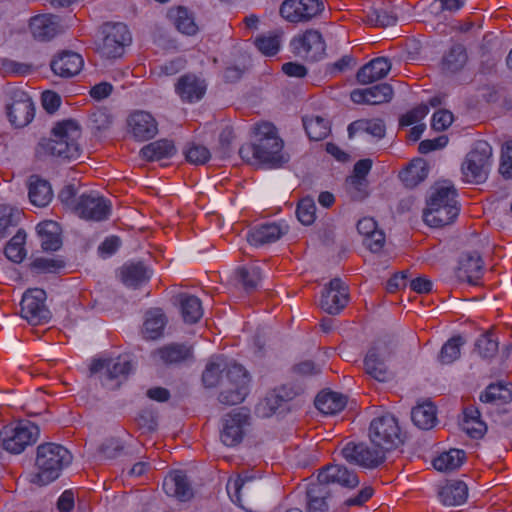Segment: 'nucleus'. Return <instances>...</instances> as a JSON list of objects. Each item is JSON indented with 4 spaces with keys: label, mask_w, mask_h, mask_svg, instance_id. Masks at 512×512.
Here are the masks:
<instances>
[{
    "label": "nucleus",
    "mask_w": 512,
    "mask_h": 512,
    "mask_svg": "<svg viewBox=\"0 0 512 512\" xmlns=\"http://www.w3.org/2000/svg\"><path fill=\"white\" fill-rule=\"evenodd\" d=\"M282 149L283 141L277 135L275 127L265 122L256 125L254 143L240 147L239 154L248 161L251 156L258 163L276 167L288 161V156Z\"/></svg>",
    "instance_id": "f257e3e1"
},
{
    "label": "nucleus",
    "mask_w": 512,
    "mask_h": 512,
    "mask_svg": "<svg viewBox=\"0 0 512 512\" xmlns=\"http://www.w3.org/2000/svg\"><path fill=\"white\" fill-rule=\"evenodd\" d=\"M72 461L71 453L62 445L43 443L36 449L34 471L30 481L45 486L55 481Z\"/></svg>",
    "instance_id": "f03ea898"
},
{
    "label": "nucleus",
    "mask_w": 512,
    "mask_h": 512,
    "mask_svg": "<svg viewBox=\"0 0 512 512\" xmlns=\"http://www.w3.org/2000/svg\"><path fill=\"white\" fill-rule=\"evenodd\" d=\"M81 137L79 123L72 119L56 123L49 139H42L39 152L62 159L75 160L81 153L78 140Z\"/></svg>",
    "instance_id": "7ed1b4c3"
},
{
    "label": "nucleus",
    "mask_w": 512,
    "mask_h": 512,
    "mask_svg": "<svg viewBox=\"0 0 512 512\" xmlns=\"http://www.w3.org/2000/svg\"><path fill=\"white\" fill-rule=\"evenodd\" d=\"M459 214L456 190L453 187L438 185L431 189L423 219L431 227L451 224Z\"/></svg>",
    "instance_id": "20e7f679"
},
{
    "label": "nucleus",
    "mask_w": 512,
    "mask_h": 512,
    "mask_svg": "<svg viewBox=\"0 0 512 512\" xmlns=\"http://www.w3.org/2000/svg\"><path fill=\"white\" fill-rule=\"evenodd\" d=\"M492 155V147L487 141H476L461 165L463 179L472 184L485 182L492 166Z\"/></svg>",
    "instance_id": "39448f33"
},
{
    "label": "nucleus",
    "mask_w": 512,
    "mask_h": 512,
    "mask_svg": "<svg viewBox=\"0 0 512 512\" xmlns=\"http://www.w3.org/2000/svg\"><path fill=\"white\" fill-rule=\"evenodd\" d=\"M369 439L373 446L381 447L386 452L402 444V434L395 416L385 413L374 418L369 427Z\"/></svg>",
    "instance_id": "423d86ee"
},
{
    "label": "nucleus",
    "mask_w": 512,
    "mask_h": 512,
    "mask_svg": "<svg viewBox=\"0 0 512 512\" xmlns=\"http://www.w3.org/2000/svg\"><path fill=\"white\" fill-rule=\"evenodd\" d=\"M397 343L393 339L378 340L369 349L364 359L365 372L379 382L391 377L386 361L394 354Z\"/></svg>",
    "instance_id": "0eeeda50"
},
{
    "label": "nucleus",
    "mask_w": 512,
    "mask_h": 512,
    "mask_svg": "<svg viewBox=\"0 0 512 512\" xmlns=\"http://www.w3.org/2000/svg\"><path fill=\"white\" fill-rule=\"evenodd\" d=\"M39 429L33 423L19 422L6 425L0 431V441L4 450L12 454H20L25 448L37 440Z\"/></svg>",
    "instance_id": "6e6552de"
},
{
    "label": "nucleus",
    "mask_w": 512,
    "mask_h": 512,
    "mask_svg": "<svg viewBox=\"0 0 512 512\" xmlns=\"http://www.w3.org/2000/svg\"><path fill=\"white\" fill-rule=\"evenodd\" d=\"M46 292L34 288L27 290L21 300V316L32 325L45 324L51 319V312L46 305Z\"/></svg>",
    "instance_id": "1a4fd4ad"
},
{
    "label": "nucleus",
    "mask_w": 512,
    "mask_h": 512,
    "mask_svg": "<svg viewBox=\"0 0 512 512\" xmlns=\"http://www.w3.org/2000/svg\"><path fill=\"white\" fill-rule=\"evenodd\" d=\"M103 39L99 51L107 58H117L123 55L132 37L128 27L123 23L106 24L103 27Z\"/></svg>",
    "instance_id": "9d476101"
},
{
    "label": "nucleus",
    "mask_w": 512,
    "mask_h": 512,
    "mask_svg": "<svg viewBox=\"0 0 512 512\" xmlns=\"http://www.w3.org/2000/svg\"><path fill=\"white\" fill-rule=\"evenodd\" d=\"M343 458L364 468H376L385 461L386 451L381 447H369L365 443L348 442L341 450Z\"/></svg>",
    "instance_id": "9b49d317"
},
{
    "label": "nucleus",
    "mask_w": 512,
    "mask_h": 512,
    "mask_svg": "<svg viewBox=\"0 0 512 512\" xmlns=\"http://www.w3.org/2000/svg\"><path fill=\"white\" fill-rule=\"evenodd\" d=\"M7 116L16 128L28 125L34 118V103L31 97L21 89L10 92V101L6 104Z\"/></svg>",
    "instance_id": "f8f14e48"
},
{
    "label": "nucleus",
    "mask_w": 512,
    "mask_h": 512,
    "mask_svg": "<svg viewBox=\"0 0 512 512\" xmlns=\"http://www.w3.org/2000/svg\"><path fill=\"white\" fill-rule=\"evenodd\" d=\"M250 425V414L248 409L242 407L232 410L223 418V427L220 438L226 446L238 445L244 436L247 426Z\"/></svg>",
    "instance_id": "ddd939ff"
},
{
    "label": "nucleus",
    "mask_w": 512,
    "mask_h": 512,
    "mask_svg": "<svg viewBox=\"0 0 512 512\" xmlns=\"http://www.w3.org/2000/svg\"><path fill=\"white\" fill-rule=\"evenodd\" d=\"M293 52L310 61L319 60L325 53L326 45L320 32L307 30L291 41Z\"/></svg>",
    "instance_id": "4468645a"
},
{
    "label": "nucleus",
    "mask_w": 512,
    "mask_h": 512,
    "mask_svg": "<svg viewBox=\"0 0 512 512\" xmlns=\"http://www.w3.org/2000/svg\"><path fill=\"white\" fill-rule=\"evenodd\" d=\"M324 8L321 0H285L280 7L281 16L289 22L308 21Z\"/></svg>",
    "instance_id": "2eb2a0df"
},
{
    "label": "nucleus",
    "mask_w": 512,
    "mask_h": 512,
    "mask_svg": "<svg viewBox=\"0 0 512 512\" xmlns=\"http://www.w3.org/2000/svg\"><path fill=\"white\" fill-rule=\"evenodd\" d=\"M111 212V204L97 193H83L77 205L76 215L90 221H104Z\"/></svg>",
    "instance_id": "dca6fc26"
},
{
    "label": "nucleus",
    "mask_w": 512,
    "mask_h": 512,
    "mask_svg": "<svg viewBox=\"0 0 512 512\" xmlns=\"http://www.w3.org/2000/svg\"><path fill=\"white\" fill-rule=\"evenodd\" d=\"M348 287L340 278L332 279L324 288L320 307L328 314H338L348 303Z\"/></svg>",
    "instance_id": "f3484780"
},
{
    "label": "nucleus",
    "mask_w": 512,
    "mask_h": 512,
    "mask_svg": "<svg viewBox=\"0 0 512 512\" xmlns=\"http://www.w3.org/2000/svg\"><path fill=\"white\" fill-rule=\"evenodd\" d=\"M131 369L130 361L122 357L95 359L90 366V372L92 374L99 373L104 385H108V382L118 379L120 376H127Z\"/></svg>",
    "instance_id": "a211bd4d"
},
{
    "label": "nucleus",
    "mask_w": 512,
    "mask_h": 512,
    "mask_svg": "<svg viewBox=\"0 0 512 512\" xmlns=\"http://www.w3.org/2000/svg\"><path fill=\"white\" fill-rule=\"evenodd\" d=\"M128 132L137 141L152 139L158 133V123L146 111H134L127 118Z\"/></svg>",
    "instance_id": "6ab92c4d"
},
{
    "label": "nucleus",
    "mask_w": 512,
    "mask_h": 512,
    "mask_svg": "<svg viewBox=\"0 0 512 512\" xmlns=\"http://www.w3.org/2000/svg\"><path fill=\"white\" fill-rule=\"evenodd\" d=\"M222 379L238 386V390L230 393L229 396L224 394L223 399L230 403H241L249 392L250 376L246 369L237 363L229 364L225 369V376Z\"/></svg>",
    "instance_id": "aec40b11"
},
{
    "label": "nucleus",
    "mask_w": 512,
    "mask_h": 512,
    "mask_svg": "<svg viewBox=\"0 0 512 512\" xmlns=\"http://www.w3.org/2000/svg\"><path fill=\"white\" fill-rule=\"evenodd\" d=\"M206 90V81L192 73L182 75L175 83V92L185 103L200 101Z\"/></svg>",
    "instance_id": "412c9836"
},
{
    "label": "nucleus",
    "mask_w": 512,
    "mask_h": 512,
    "mask_svg": "<svg viewBox=\"0 0 512 512\" xmlns=\"http://www.w3.org/2000/svg\"><path fill=\"white\" fill-rule=\"evenodd\" d=\"M317 480L326 487L329 484H339L346 488H354L359 484L356 473L342 465H327L320 470Z\"/></svg>",
    "instance_id": "4be33fe9"
},
{
    "label": "nucleus",
    "mask_w": 512,
    "mask_h": 512,
    "mask_svg": "<svg viewBox=\"0 0 512 512\" xmlns=\"http://www.w3.org/2000/svg\"><path fill=\"white\" fill-rule=\"evenodd\" d=\"M483 275V261L476 251L464 253L459 262L457 277L470 285H478Z\"/></svg>",
    "instance_id": "5701e85b"
},
{
    "label": "nucleus",
    "mask_w": 512,
    "mask_h": 512,
    "mask_svg": "<svg viewBox=\"0 0 512 512\" xmlns=\"http://www.w3.org/2000/svg\"><path fill=\"white\" fill-rule=\"evenodd\" d=\"M163 489L167 495L180 501H188L194 495L190 480L181 470L173 471L164 478Z\"/></svg>",
    "instance_id": "b1692460"
},
{
    "label": "nucleus",
    "mask_w": 512,
    "mask_h": 512,
    "mask_svg": "<svg viewBox=\"0 0 512 512\" xmlns=\"http://www.w3.org/2000/svg\"><path fill=\"white\" fill-rule=\"evenodd\" d=\"M227 492L234 502L244 508V500L256 495L258 484L253 476L239 475L235 479H229L226 485Z\"/></svg>",
    "instance_id": "393cba45"
},
{
    "label": "nucleus",
    "mask_w": 512,
    "mask_h": 512,
    "mask_svg": "<svg viewBox=\"0 0 512 512\" xmlns=\"http://www.w3.org/2000/svg\"><path fill=\"white\" fill-rule=\"evenodd\" d=\"M30 30L35 39L49 41L63 32L58 17L52 15H38L30 20Z\"/></svg>",
    "instance_id": "a878e982"
},
{
    "label": "nucleus",
    "mask_w": 512,
    "mask_h": 512,
    "mask_svg": "<svg viewBox=\"0 0 512 512\" xmlns=\"http://www.w3.org/2000/svg\"><path fill=\"white\" fill-rule=\"evenodd\" d=\"M50 66L56 75L69 78L77 75L81 71L83 59L78 53L64 51L51 61Z\"/></svg>",
    "instance_id": "bb28decb"
},
{
    "label": "nucleus",
    "mask_w": 512,
    "mask_h": 512,
    "mask_svg": "<svg viewBox=\"0 0 512 512\" xmlns=\"http://www.w3.org/2000/svg\"><path fill=\"white\" fill-rule=\"evenodd\" d=\"M390 70V60L387 57H377L361 67L356 78L360 84L365 85L385 78Z\"/></svg>",
    "instance_id": "cd10ccee"
},
{
    "label": "nucleus",
    "mask_w": 512,
    "mask_h": 512,
    "mask_svg": "<svg viewBox=\"0 0 512 512\" xmlns=\"http://www.w3.org/2000/svg\"><path fill=\"white\" fill-rule=\"evenodd\" d=\"M287 233V226L277 223H266L252 228L247 234V241L255 246L265 245L277 241Z\"/></svg>",
    "instance_id": "c85d7f7f"
},
{
    "label": "nucleus",
    "mask_w": 512,
    "mask_h": 512,
    "mask_svg": "<svg viewBox=\"0 0 512 512\" xmlns=\"http://www.w3.org/2000/svg\"><path fill=\"white\" fill-rule=\"evenodd\" d=\"M28 197L34 206H47L53 198L50 183L37 175L30 176L28 181Z\"/></svg>",
    "instance_id": "c756f323"
},
{
    "label": "nucleus",
    "mask_w": 512,
    "mask_h": 512,
    "mask_svg": "<svg viewBox=\"0 0 512 512\" xmlns=\"http://www.w3.org/2000/svg\"><path fill=\"white\" fill-rule=\"evenodd\" d=\"M372 167L370 159L359 160L353 169V175L350 177V195L354 200H362L367 196L365 177Z\"/></svg>",
    "instance_id": "7c9ffc66"
},
{
    "label": "nucleus",
    "mask_w": 512,
    "mask_h": 512,
    "mask_svg": "<svg viewBox=\"0 0 512 512\" xmlns=\"http://www.w3.org/2000/svg\"><path fill=\"white\" fill-rule=\"evenodd\" d=\"M468 62V54L464 45L454 44L443 55L441 69L445 74L460 72Z\"/></svg>",
    "instance_id": "2f4dec72"
},
{
    "label": "nucleus",
    "mask_w": 512,
    "mask_h": 512,
    "mask_svg": "<svg viewBox=\"0 0 512 512\" xmlns=\"http://www.w3.org/2000/svg\"><path fill=\"white\" fill-rule=\"evenodd\" d=\"M167 318L159 308L150 309L145 314L142 326V335L147 340H156L163 335Z\"/></svg>",
    "instance_id": "473e14b6"
},
{
    "label": "nucleus",
    "mask_w": 512,
    "mask_h": 512,
    "mask_svg": "<svg viewBox=\"0 0 512 512\" xmlns=\"http://www.w3.org/2000/svg\"><path fill=\"white\" fill-rule=\"evenodd\" d=\"M482 403L491 405H504L512 401V384L511 383H492L480 394Z\"/></svg>",
    "instance_id": "72a5a7b5"
},
{
    "label": "nucleus",
    "mask_w": 512,
    "mask_h": 512,
    "mask_svg": "<svg viewBox=\"0 0 512 512\" xmlns=\"http://www.w3.org/2000/svg\"><path fill=\"white\" fill-rule=\"evenodd\" d=\"M37 232L44 251H56L61 247V229L57 222L52 220L43 221L38 224Z\"/></svg>",
    "instance_id": "f704fd0d"
},
{
    "label": "nucleus",
    "mask_w": 512,
    "mask_h": 512,
    "mask_svg": "<svg viewBox=\"0 0 512 512\" xmlns=\"http://www.w3.org/2000/svg\"><path fill=\"white\" fill-rule=\"evenodd\" d=\"M468 496L467 485L460 480L447 482L439 491L440 501L446 506L463 504Z\"/></svg>",
    "instance_id": "c9c22d12"
},
{
    "label": "nucleus",
    "mask_w": 512,
    "mask_h": 512,
    "mask_svg": "<svg viewBox=\"0 0 512 512\" xmlns=\"http://www.w3.org/2000/svg\"><path fill=\"white\" fill-rule=\"evenodd\" d=\"M176 153L172 141L161 139L145 145L140 150V155L147 161H160L171 158Z\"/></svg>",
    "instance_id": "e433bc0d"
},
{
    "label": "nucleus",
    "mask_w": 512,
    "mask_h": 512,
    "mask_svg": "<svg viewBox=\"0 0 512 512\" xmlns=\"http://www.w3.org/2000/svg\"><path fill=\"white\" fill-rule=\"evenodd\" d=\"M329 496V489L317 480L309 484L306 491L308 512H326L328 505L326 498Z\"/></svg>",
    "instance_id": "4c0bfd02"
},
{
    "label": "nucleus",
    "mask_w": 512,
    "mask_h": 512,
    "mask_svg": "<svg viewBox=\"0 0 512 512\" xmlns=\"http://www.w3.org/2000/svg\"><path fill=\"white\" fill-rule=\"evenodd\" d=\"M347 399L337 392H322L315 399L316 408L323 414H336L344 409Z\"/></svg>",
    "instance_id": "58836bf2"
},
{
    "label": "nucleus",
    "mask_w": 512,
    "mask_h": 512,
    "mask_svg": "<svg viewBox=\"0 0 512 512\" xmlns=\"http://www.w3.org/2000/svg\"><path fill=\"white\" fill-rule=\"evenodd\" d=\"M480 411L474 406H468L464 410V420L462 424L463 430L474 439L484 436L487 426L480 418Z\"/></svg>",
    "instance_id": "ea45409f"
},
{
    "label": "nucleus",
    "mask_w": 512,
    "mask_h": 512,
    "mask_svg": "<svg viewBox=\"0 0 512 512\" xmlns=\"http://www.w3.org/2000/svg\"><path fill=\"white\" fill-rule=\"evenodd\" d=\"M178 298L184 322L189 324L198 322L203 316V309L200 299L189 294H180Z\"/></svg>",
    "instance_id": "a19ab883"
},
{
    "label": "nucleus",
    "mask_w": 512,
    "mask_h": 512,
    "mask_svg": "<svg viewBox=\"0 0 512 512\" xmlns=\"http://www.w3.org/2000/svg\"><path fill=\"white\" fill-rule=\"evenodd\" d=\"M150 278L148 268L141 262L129 263L121 268V279L123 283L130 287H137Z\"/></svg>",
    "instance_id": "79ce46f5"
},
{
    "label": "nucleus",
    "mask_w": 512,
    "mask_h": 512,
    "mask_svg": "<svg viewBox=\"0 0 512 512\" xmlns=\"http://www.w3.org/2000/svg\"><path fill=\"white\" fill-rule=\"evenodd\" d=\"M168 17L179 32L186 35L196 34L198 27L187 8L182 6L172 8L168 12Z\"/></svg>",
    "instance_id": "37998d69"
},
{
    "label": "nucleus",
    "mask_w": 512,
    "mask_h": 512,
    "mask_svg": "<svg viewBox=\"0 0 512 512\" xmlns=\"http://www.w3.org/2000/svg\"><path fill=\"white\" fill-rule=\"evenodd\" d=\"M400 179L406 187L413 188L428 176V167L424 160L412 161L408 167L400 172Z\"/></svg>",
    "instance_id": "c03bdc74"
},
{
    "label": "nucleus",
    "mask_w": 512,
    "mask_h": 512,
    "mask_svg": "<svg viewBox=\"0 0 512 512\" xmlns=\"http://www.w3.org/2000/svg\"><path fill=\"white\" fill-rule=\"evenodd\" d=\"M303 125L310 140L320 141L330 133V125L325 118L312 115L303 118Z\"/></svg>",
    "instance_id": "a18cd8bd"
},
{
    "label": "nucleus",
    "mask_w": 512,
    "mask_h": 512,
    "mask_svg": "<svg viewBox=\"0 0 512 512\" xmlns=\"http://www.w3.org/2000/svg\"><path fill=\"white\" fill-rule=\"evenodd\" d=\"M348 133L350 137L356 133H367L382 138L385 135V124L381 119H360L348 126Z\"/></svg>",
    "instance_id": "49530a36"
},
{
    "label": "nucleus",
    "mask_w": 512,
    "mask_h": 512,
    "mask_svg": "<svg viewBox=\"0 0 512 512\" xmlns=\"http://www.w3.org/2000/svg\"><path fill=\"white\" fill-rule=\"evenodd\" d=\"M411 418L417 427L428 430L436 422V407L431 402L420 404L412 409Z\"/></svg>",
    "instance_id": "de8ad7c7"
},
{
    "label": "nucleus",
    "mask_w": 512,
    "mask_h": 512,
    "mask_svg": "<svg viewBox=\"0 0 512 512\" xmlns=\"http://www.w3.org/2000/svg\"><path fill=\"white\" fill-rule=\"evenodd\" d=\"M465 460V452L459 449H450L433 460V466L438 471H453L459 468Z\"/></svg>",
    "instance_id": "09e8293b"
},
{
    "label": "nucleus",
    "mask_w": 512,
    "mask_h": 512,
    "mask_svg": "<svg viewBox=\"0 0 512 512\" xmlns=\"http://www.w3.org/2000/svg\"><path fill=\"white\" fill-rule=\"evenodd\" d=\"M156 353L165 364H175L188 359L191 350L183 344L173 343L158 349Z\"/></svg>",
    "instance_id": "8fccbe9b"
},
{
    "label": "nucleus",
    "mask_w": 512,
    "mask_h": 512,
    "mask_svg": "<svg viewBox=\"0 0 512 512\" xmlns=\"http://www.w3.org/2000/svg\"><path fill=\"white\" fill-rule=\"evenodd\" d=\"M465 344V339L461 335L453 336L441 348L438 360L443 365L452 364L459 359L461 347Z\"/></svg>",
    "instance_id": "3c124183"
},
{
    "label": "nucleus",
    "mask_w": 512,
    "mask_h": 512,
    "mask_svg": "<svg viewBox=\"0 0 512 512\" xmlns=\"http://www.w3.org/2000/svg\"><path fill=\"white\" fill-rule=\"evenodd\" d=\"M498 339L493 331L483 333L475 342L474 350L483 359L493 358L498 352Z\"/></svg>",
    "instance_id": "603ef678"
},
{
    "label": "nucleus",
    "mask_w": 512,
    "mask_h": 512,
    "mask_svg": "<svg viewBox=\"0 0 512 512\" xmlns=\"http://www.w3.org/2000/svg\"><path fill=\"white\" fill-rule=\"evenodd\" d=\"M397 19V14L393 10L373 8L367 13L365 21L372 26L388 27L395 25Z\"/></svg>",
    "instance_id": "864d4df0"
},
{
    "label": "nucleus",
    "mask_w": 512,
    "mask_h": 512,
    "mask_svg": "<svg viewBox=\"0 0 512 512\" xmlns=\"http://www.w3.org/2000/svg\"><path fill=\"white\" fill-rule=\"evenodd\" d=\"M237 279L247 291H253L261 279L260 269L257 267H241L237 270Z\"/></svg>",
    "instance_id": "5fc2aeb1"
},
{
    "label": "nucleus",
    "mask_w": 512,
    "mask_h": 512,
    "mask_svg": "<svg viewBox=\"0 0 512 512\" xmlns=\"http://www.w3.org/2000/svg\"><path fill=\"white\" fill-rule=\"evenodd\" d=\"M367 96L369 105L386 103L392 99L393 89L389 84H378L367 88Z\"/></svg>",
    "instance_id": "6e6d98bb"
},
{
    "label": "nucleus",
    "mask_w": 512,
    "mask_h": 512,
    "mask_svg": "<svg viewBox=\"0 0 512 512\" xmlns=\"http://www.w3.org/2000/svg\"><path fill=\"white\" fill-rule=\"evenodd\" d=\"M298 220L304 225H311L316 218V205L312 198H303L296 209Z\"/></svg>",
    "instance_id": "4d7b16f0"
},
{
    "label": "nucleus",
    "mask_w": 512,
    "mask_h": 512,
    "mask_svg": "<svg viewBox=\"0 0 512 512\" xmlns=\"http://www.w3.org/2000/svg\"><path fill=\"white\" fill-rule=\"evenodd\" d=\"M184 155L186 160L195 165H203L210 159L209 150L201 145L196 143H191L184 150Z\"/></svg>",
    "instance_id": "13d9d810"
},
{
    "label": "nucleus",
    "mask_w": 512,
    "mask_h": 512,
    "mask_svg": "<svg viewBox=\"0 0 512 512\" xmlns=\"http://www.w3.org/2000/svg\"><path fill=\"white\" fill-rule=\"evenodd\" d=\"M64 266V261L56 258L39 257L31 263L33 269L42 273H57Z\"/></svg>",
    "instance_id": "bf43d9fd"
},
{
    "label": "nucleus",
    "mask_w": 512,
    "mask_h": 512,
    "mask_svg": "<svg viewBox=\"0 0 512 512\" xmlns=\"http://www.w3.org/2000/svg\"><path fill=\"white\" fill-rule=\"evenodd\" d=\"M58 197L66 208L70 209L73 213H76L77 205L80 202L78 187L74 184H68L59 192Z\"/></svg>",
    "instance_id": "052dcab7"
},
{
    "label": "nucleus",
    "mask_w": 512,
    "mask_h": 512,
    "mask_svg": "<svg viewBox=\"0 0 512 512\" xmlns=\"http://www.w3.org/2000/svg\"><path fill=\"white\" fill-rule=\"evenodd\" d=\"M123 444L117 438L106 439L98 448L99 456L102 459H114L120 455Z\"/></svg>",
    "instance_id": "680f3d73"
},
{
    "label": "nucleus",
    "mask_w": 512,
    "mask_h": 512,
    "mask_svg": "<svg viewBox=\"0 0 512 512\" xmlns=\"http://www.w3.org/2000/svg\"><path fill=\"white\" fill-rule=\"evenodd\" d=\"M255 45L264 55L273 56L280 48V38L277 35L261 36L255 40Z\"/></svg>",
    "instance_id": "e2e57ef3"
},
{
    "label": "nucleus",
    "mask_w": 512,
    "mask_h": 512,
    "mask_svg": "<svg viewBox=\"0 0 512 512\" xmlns=\"http://www.w3.org/2000/svg\"><path fill=\"white\" fill-rule=\"evenodd\" d=\"M18 218L17 209L5 204L0 205V236L5 234L8 227L16 225Z\"/></svg>",
    "instance_id": "0e129e2a"
},
{
    "label": "nucleus",
    "mask_w": 512,
    "mask_h": 512,
    "mask_svg": "<svg viewBox=\"0 0 512 512\" xmlns=\"http://www.w3.org/2000/svg\"><path fill=\"white\" fill-rule=\"evenodd\" d=\"M221 365L219 363L210 362L207 364L203 375L202 381L206 387H214L221 382Z\"/></svg>",
    "instance_id": "69168bd1"
},
{
    "label": "nucleus",
    "mask_w": 512,
    "mask_h": 512,
    "mask_svg": "<svg viewBox=\"0 0 512 512\" xmlns=\"http://www.w3.org/2000/svg\"><path fill=\"white\" fill-rule=\"evenodd\" d=\"M89 121L92 128L102 131L112 124V116L104 109H97L90 114Z\"/></svg>",
    "instance_id": "338daca9"
},
{
    "label": "nucleus",
    "mask_w": 512,
    "mask_h": 512,
    "mask_svg": "<svg viewBox=\"0 0 512 512\" xmlns=\"http://www.w3.org/2000/svg\"><path fill=\"white\" fill-rule=\"evenodd\" d=\"M499 171L505 178H512V140L505 142L502 147Z\"/></svg>",
    "instance_id": "774afa93"
}]
</instances>
